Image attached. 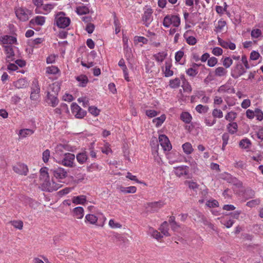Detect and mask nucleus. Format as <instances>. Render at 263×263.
Wrapping results in <instances>:
<instances>
[{
    "instance_id": "393cba45",
    "label": "nucleus",
    "mask_w": 263,
    "mask_h": 263,
    "mask_svg": "<svg viewBox=\"0 0 263 263\" xmlns=\"http://www.w3.org/2000/svg\"><path fill=\"white\" fill-rule=\"evenodd\" d=\"M76 158L78 162L81 164H83L87 160L88 157L85 152L80 153L77 154Z\"/></svg>"
},
{
    "instance_id": "09e8293b",
    "label": "nucleus",
    "mask_w": 263,
    "mask_h": 263,
    "mask_svg": "<svg viewBox=\"0 0 263 263\" xmlns=\"http://www.w3.org/2000/svg\"><path fill=\"white\" fill-rule=\"evenodd\" d=\"M163 26L165 27H169L170 25L172 24L171 15H167L165 16L163 20Z\"/></svg>"
},
{
    "instance_id": "ea45409f",
    "label": "nucleus",
    "mask_w": 263,
    "mask_h": 263,
    "mask_svg": "<svg viewBox=\"0 0 263 263\" xmlns=\"http://www.w3.org/2000/svg\"><path fill=\"white\" fill-rule=\"evenodd\" d=\"M200 217L201 218V222H202L204 225L208 226L210 228L213 229L214 225L209 222L204 215L200 214Z\"/></svg>"
},
{
    "instance_id": "0eeeda50",
    "label": "nucleus",
    "mask_w": 263,
    "mask_h": 263,
    "mask_svg": "<svg viewBox=\"0 0 263 263\" xmlns=\"http://www.w3.org/2000/svg\"><path fill=\"white\" fill-rule=\"evenodd\" d=\"M31 13V11L28 9H25L20 8L16 10L15 14L17 17L22 21L25 22L28 20V15Z\"/></svg>"
},
{
    "instance_id": "aec40b11",
    "label": "nucleus",
    "mask_w": 263,
    "mask_h": 263,
    "mask_svg": "<svg viewBox=\"0 0 263 263\" xmlns=\"http://www.w3.org/2000/svg\"><path fill=\"white\" fill-rule=\"evenodd\" d=\"M172 64L170 61H166L165 63L164 75L166 77H169L173 75L174 72L171 70Z\"/></svg>"
},
{
    "instance_id": "cd10ccee",
    "label": "nucleus",
    "mask_w": 263,
    "mask_h": 263,
    "mask_svg": "<svg viewBox=\"0 0 263 263\" xmlns=\"http://www.w3.org/2000/svg\"><path fill=\"white\" fill-rule=\"evenodd\" d=\"M227 70L222 67H218L215 70V75L217 77H223L226 75Z\"/></svg>"
},
{
    "instance_id": "f704fd0d",
    "label": "nucleus",
    "mask_w": 263,
    "mask_h": 263,
    "mask_svg": "<svg viewBox=\"0 0 263 263\" xmlns=\"http://www.w3.org/2000/svg\"><path fill=\"white\" fill-rule=\"evenodd\" d=\"M172 24L174 26L177 27L180 24V17L177 15H171Z\"/></svg>"
},
{
    "instance_id": "a878e982",
    "label": "nucleus",
    "mask_w": 263,
    "mask_h": 263,
    "mask_svg": "<svg viewBox=\"0 0 263 263\" xmlns=\"http://www.w3.org/2000/svg\"><path fill=\"white\" fill-rule=\"evenodd\" d=\"M227 128L228 129L229 132L231 134H235L237 130L238 125L237 123L232 122L228 124Z\"/></svg>"
},
{
    "instance_id": "774afa93",
    "label": "nucleus",
    "mask_w": 263,
    "mask_h": 263,
    "mask_svg": "<svg viewBox=\"0 0 263 263\" xmlns=\"http://www.w3.org/2000/svg\"><path fill=\"white\" fill-rule=\"evenodd\" d=\"M255 116V110L253 111L251 109H248L246 111V116L248 118L250 119H252L254 118Z\"/></svg>"
},
{
    "instance_id": "0e129e2a",
    "label": "nucleus",
    "mask_w": 263,
    "mask_h": 263,
    "mask_svg": "<svg viewBox=\"0 0 263 263\" xmlns=\"http://www.w3.org/2000/svg\"><path fill=\"white\" fill-rule=\"evenodd\" d=\"M146 115L150 118H153L156 116L158 115V112L152 109H148L146 110Z\"/></svg>"
},
{
    "instance_id": "6e6d98bb",
    "label": "nucleus",
    "mask_w": 263,
    "mask_h": 263,
    "mask_svg": "<svg viewBox=\"0 0 263 263\" xmlns=\"http://www.w3.org/2000/svg\"><path fill=\"white\" fill-rule=\"evenodd\" d=\"M114 25L115 26L116 34H118L120 31V24L119 21L117 18L116 16L114 17Z\"/></svg>"
},
{
    "instance_id": "b1692460",
    "label": "nucleus",
    "mask_w": 263,
    "mask_h": 263,
    "mask_svg": "<svg viewBox=\"0 0 263 263\" xmlns=\"http://www.w3.org/2000/svg\"><path fill=\"white\" fill-rule=\"evenodd\" d=\"M180 119L185 123H190L192 117L188 112H183L180 115Z\"/></svg>"
},
{
    "instance_id": "c03bdc74",
    "label": "nucleus",
    "mask_w": 263,
    "mask_h": 263,
    "mask_svg": "<svg viewBox=\"0 0 263 263\" xmlns=\"http://www.w3.org/2000/svg\"><path fill=\"white\" fill-rule=\"evenodd\" d=\"M88 111L93 116H97L99 115L100 110L97 107L91 106L89 107Z\"/></svg>"
},
{
    "instance_id": "4c0bfd02",
    "label": "nucleus",
    "mask_w": 263,
    "mask_h": 263,
    "mask_svg": "<svg viewBox=\"0 0 263 263\" xmlns=\"http://www.w3.org/2000/svg\"><path fill=\"white\" fill-rule=\"evenodd\" d=\"M260 203V200L258 199H253L247 202L246 205L250 208H253L258 205Z\"/></svg>"
},
{
    "instance_id": "c756f323",
    "label": "nucleus",
    "mask_w": 263,
    "mask_h": 263,
    "mask_svg": "<svg viewBox=\"0 0 263 263\" xmlns=\"http://www.w3.org/2000/svg\"><path fill=\"white\" fill-rule=\"evenodd\" d=\"M166 119L165 115H162L160 117L153 119V123H155L157 127H159L163 123Z\"/></svg>"
},
{
    "instance_id": "dca6fc26",
    "label": "nucleus",
    "mask_w": 263,
    "mask_h": 263,
    "mask_svg": "<svg viewBox=\"0 0 263 263\" xmlns=\"http://www.w3.org/2000/svg\"><path fill=\"white\" fill-rule=\"evenodd\" d=\"M5 52L7 54L6 60L7 62L12 61L14 60L13 57L14 56V52L13 47L11 45H6L4 47Z\"/></svg>"
},
{
    "instance_id": "c9c22d12",
    "label": "nucleus",
    "mask_w": 263,
    "mask_h": 263,
    "mask_svg": "<svg viewBox=\"0 0 263 263\" xmlns=\"http://www.w3.org/2000/svg\"><path fill=\"white\" fill-rule=\"evenodd\" d=\"M184 184L187 185L190 189L192 190H195L199 187V185L193 181L185 180L184 181Z\"/></svg>"
},
{
    "instance_id": "37998d69",
    "label": "nucleus",
    "mask_w": 263,
    "mask_h": 263,
    "mask_svg": "<svg viewBox=\"0 0 263 263\" xmlns=\"http://www.w3.org/2000/svg\"><path fill=\"white\" fill-rule=\"evenodd\" d=\"M233 64V60L230 57H226L223 60V65L226 68H229Z\"/></svg>"
},
{
    "instance_id": "bf43d9fd",
    "label": "nucleus",
    "mask_w": 263,
    "mask_h": 263,
    "mask_svg": "<svg viewBox=\"0 0 263 263\" xmlns=\"http://www.w3.org/2000/svg\"><path fill=\"white\" fill-rule=\"evenodd\" d=\"M155 60L158 62H162L165 58V55L162 53H158L154 55Z\"/></svg>"
},
{
    "instance_id": "8fccbe9b",
    "label": "nucleus",
    "mask_w": 263,
    "mask_h": 263,
    "mask_svg": "<svg viewBox=\"0 0 263 263\" xmlns=\"http://www.w3.org/2000/svg\"><path fill=\"white\" fill-rule=\"evenodd\" d=\"M123 48L124 50H126L127 53L129 55V53H128V50H130V49L128 48V37L125 35H123Z\"/></svg>"
},
{
    "instance_id": "4d7b16f0",
    "label": "nucleus",
    "mask_w": 263,
    "mask_h": 263,
    "mask_svg": "<svg viewBox=\"0 0 263 263\" xmlns=\"http://www.w3.org/2000/svg\"><path fill=\"white\" fill-rule=\"evenodd\" d=\"M187 74L191 77H195L198 73V71L193 67H191L186 70Z\"/></svg>"
},
{
    "instance_id": "7c9ffc66",
    "label": "nucleus",
    "mask_w": 263,
    "mask_h": 263,
    "mask_svg": "<svg viewBox=\"0 0 263 263\" xmlns=\"http://www.w3.org/2000/svg\"><path fill=\"white\" fill-rule=\"evenodd\" d=\"M251 144V142L250 140L247 138L242 139L239 142V146L243 148H249Z\"/></svg>"
},
{
    "instance_id": "7ed1b4c3",
    "label": "nucleus",
    "mask_w": 263,
    "mask_h": 263,
    "mask_svg": "<svg viewBox=\"0 0 263 263\" xmlns=\"http://www.w3.org/2000/svg\"><path fill=\"white\" fill-rule=\"evenodd\" d=\"M163 205L164 203L162 201H159L157 202H148L145 204V208L147 212L154 213L157 212Z\"/></svg>"
},
{
    "instance_id": "a19ab883",
    "label": "nucleus",
    "mask_w": 263,
    "mask_h": 263,
    "mask_svg": "<svg viewBox=\"0 0 263 263\" xmlns=\"http://www.w3.org/2000/svg\"><path fill=\"white\" fill-rule=\"evenodd\" d=\"M48 168L46 167L40 170L41 179H49V173L47 172Z\"/></svg>"
},
{
    "instance_id": "58836bf2",
    "label": "nucleus",
    "mask_w": 263,
    "mask_h": 263,
    "mask_svg": "<svg viewBox=\"0 0 263 263\" xmlns=\"http://www.w3.org/2000/svg\"><path fill=\"white\" fill-rule=\"evenodd\" d=\"M226 22L224 21L220 20L218 22L217 25L215 27L214 31L216 32H220L226 26Z\"/></svg>"
},
{
    "instance_id": "412c9836",
    "label": "nucleus",
    "mask_w": 263,
    "mask_h": 263,
    "mask_svg": "<svg viewBox=\"0 0 263 263\" xmlns=\"http://www.w3.org/2000/svg\"><path fill=\"white\" fill-rule=\"evenodd\" d=\"M72 202L74 204H83L86 201V197L84 195H81L76 197H73L72 199Z\"/></svg>"
},
{
    "instance_id": "20e7f679",
    "label": "nucleus",
    "mask_w": 263,
    "mask_h": 263,
    "mask_svg": "<svg viewBox=\"0 0 263 263\" xmlns=\"http://www.w3.org/2000/svg\"><path fill=\"white\" fill-rule=\"evenodd\" d=\"M71 111L76 118L82 119L86 115V111L82 109L76 103H72L71 105Z\"/></svg>"
},
{
    "instance_id": "f3484780",
    "label": "nucleus",
    "mask_w": 263,
    "mask_h": 263,
    "mask_svg": "<svg viewBox=\"0 0 263 263\" xmlns=\"http://www.w3.org/2000/svg\"><path fill=\"white\" fill-rule=\"evenodd\" d=\"M73 216L78 219H82L84 216V209L82 207L78 206L73 210Z\"/></svg>"
},
{
    "instance_id": "c85d7f7f",
    "label": "nucleus",
    "mask_w": 263,
    "mask_h": 263,
    "mask_svg": "<svg viewBox=\"0 0 263 263\" xmlns=\"http://www.w3.org/2000/svg\"><path fill=\"white\" fill-rule=\"evenodd\" d=\"M159 230L164 235L166 236H170V234L168 232V229L167 228V222L166 221H164L162 223L160 227Z\"/></svg>"
},
{
    "instance_id": "f03ea898",
    "label": "nucleus",
    "mask_w": 263,
    "mask_h": 263,
    "mask_svg": "<svg viewBox=\"0 0 263 263\" xmlns=\"http://www.w3.org/2000/svg\"><path fill=\"white\" fill-rule=\"evenodd\" d=\"M246 72V70L242 63L238 62L233 67L231 71V76L234 79H237Z\"/></svg>"
},
{
    "instance_id": "49530a36",
    "label": "nucleus",
    "mask_w": 263,
    "mask_h": 263,
    "mask_svg": "<svg viewBox=\"0 0 263 263\" xmlns=\"http://www.w3.org/2000/svg\"><path fill=\"white\" fill-rule=\"evenodd\" d=\"M208 109L209 107L208 106L201 104H199L196 107V111L199 113H205L208 111Z\"/></svg>"
},
{
    "instance_id": "ddd939ff",
    "label": "nucleus",
    "mask_w": 263,
    "mask_h": 263,
    "mask_svg": "<svg viewBox=\"0 0 263 263\" xmlns=\"http://www.w3.org/2000/svg\"><path fill=\"white\" fill-rule=\"evenodd\" d=\"M60 90V85L58 82H55L49 85L47 94L50 95V93L52 95L58 96Z\"/></svg>"
},
{
    "instance_id": "e2e57ef3",
    "label": "nucleus",
    "mask_w": 263,
    "mask_h": 263,
    "mask_svg": "<svg viewBox=\"0 0 263 263\" xmlns=\"http://www.w3.org/2000/svg\"><path fill=\"white\" fill-rule=\"evenodd\" d=\"M222 49L220 47H215L212 50V53L216 55L219 56L222 54Z\"/></svg>"
},
{
    "instance_id": "6ab92c4d",
    "label": "nucleus",
    "mask_w": 263,
    "mask_h": 263,
    "mask_svg": "<svg viewBox=\"0 0 263 263\" xmlns=\"http://www.w3.org/2000/svg\"><path fill=\"white\" fill-rule=\"evenodd\" d=\"M57 97L58 96L47 94V102L50 104L52 107H55L59 103V100Z\"/></svg>"
},
{
    "instance_id": "79ce46f5",
    "label": "nucleus",
    "mask_w": 263,
    "mask_h": 263,
    "mask_svg": "<svg viewBox=\"0 0 263 263\" xmlns=\"http://www.w3.org/2000/svg\"><path fill=\"white\" fill-rule=\"evenodd\" d=\"M222 149L223 151H224L225 149V147L227 145L228 140L229 139V134H228L227 133H224L222 136Z\"/></svg>"
},
{
    "instance_id": "f8f14e48",
    "label": "nucleus",
    "mask_w": 263,
    "mask_h": 263,
    "mask_svg": "<svg viewBox=\"0 0 263 263\" xmlns=\"http://www.w3.org/2000/svg\"><path fill=\"white\" fill-rule=\"evenodd\" d=\"M13 170L17 174L21 175L26 176L27 175L28 169L26 165L17 163L16 165L13 166Z\"/></svg>"
},
{
    "instance_id": "9b49d317",
    "label": "nucleus",
    "mask_w": 263,
    "mask_h": 263,
    "mask_svg": "<svg viewBox=\"0 0 263 263\" xmlns=\"http://www.w3.org/2000/svg\"><path fill=\"white\" fill-rule=\"evenodd\" d=\"M75 159V156L71 153H66L62 161V164L66 166L72 167H73V161Z\"/></svg>"
},
{
    "instance_id": "2eb2a0df",
    "label": "nucleus",
    "mask_w": 263,
    "mask_h": 263,
    "mask_svg": "<svg viewBox=\"0 0 263 263\" xmlns=\"http://www.w3.org/2000/svg\"><path fill=\"white\" fill-rule=\"evenodd\" d=\"M45 22V17L42 16H37L34 18L30 20L29 26L31 28H33L35 25L42 26Z\"/></svg>"
},
{
    "instance_id": "1a4fd4ad",
    "label": "nucleus",
    "mask_w": 263,
    "mask_h": 263,
    "mask_svg": "<svg viewBox=\"0 0 263 263\" xmlns=\"http://www.w3.org/2000/svg\"><path fill=\"white\" fill-rule=\"evenodd\" d=\"M40 88L38 84V82L35 80L32 82V84L30 99L32 100H37L40 96Z\"/></svg>"
},
{
    "instance_id": "423d86ee",
    "label": "nucleus",
    "mask_w": 263,
    "mask_h": 263,
    "mask_svg": "<svg viewBox=\"0 0 263 263\" xmlns=\"http://www.w3.org/2000/svg\"><path fill=\"white\" fill-rule=\"evenodd\" d=\"M42 190L45 191L51 192L53 191L57 190L59 186L55 184L54 182L52 183L50 182L49 179H45L44 181L41 185Z\"/></svg>"
},
{
    "instance_id": "603ef678",
    "label": "nucleus",
    "mask_w": 263,
    "mask_h": 263,
    "mask_svg": "<svg viewBox=\"0 0 263 263\" xmlns=\"http://www.w3.org/2000/svg\"><path fill=\"white\" fill-rule=\"evenodd\" d=\"M255 117L259 121H261L263 119V112L259 108H256L255 109Z\"/></svg>"
},
{
    "instance_id": "2f4dec72",
    "label": "nucleus",
    "mask_w": 263,
    "mask_h": 263,
    "mask_svg": "<svg viewBox=\"0 0 263 263\" xmlns=\"http://www.w3.org/2000/svg\"><path fill=\"white\" fill-rule=\"evenodd\" d=\"M33 133V130L32 129L26 128L20 130L19 134L22 138H25L27 136L31 135Z\"/></svg>"
},
{
    "instance_id": "4468645a",
    "label": "nucleus",
    "mask_w": 263,
    "mask_h": 263,
    "mask_svg": "<svg viewBox=\"0 0 263 263\" xmlns=\"http://www.w3.org/2000/svg\"><path fill=\"white\" fill-rule=\"evenodd\" d=\"M176 175L179 177L189 174V167L185 165L177 166L174 168Z\"/></svg>"
},
{
    "instance_id": "39448f33",
    "label": "nucleus",
    "mask_w": 263,
    "mask_h": 263,
    "mask_svg": "<svg viewBox=\"0 0 263 263\" xmlns=\"http://www.w3.org/2000/svg\"><path fill=\"white\" fill-rule=\"evenodd\" d=\"M50 174L55 178L59 179L65 178L67 176V172L63 168L58 167L51 169L49 171Z\"/></svg>"
},
{
    "instance_id": "a18cd8bd",
    "label": "nucleus",
    "mask_w": 263,
    "mask_h": 263,
    "mask_svg": "<svg viewBox=\"0 0 263 263\" xmlns=\"http://www.w3.org/2000/svg\"><path fill=\"white\" fill-rule=\"evenodd\" d=\"M10 223L16 229L19 230H22L23 227V222L21 220H14L10 221Z\"/></svg>"
},
{
    "instance_id": "e433bc0d",
    "label": "nucleus",
    "mask_w": 263,
    "mask_h": 263,
    "mask_svg": "<svg viewBox=\"0 0 263 263\" xmlns=\"http://www.w3.org/2000/svg\"><path fill=\"white\" fill-rule=\"evenodd\" d=\"M180 80L179 78H175L170 81L169 85L171 88H176L179 86Z\"/></svg>"
},
{
    "instance_id": "9d476101",
    "label": "nucleus",
    "mask_w": 263,
    "mask_h": 263,
    "mask_svg": "<svg viewBox=\"0 0 263 263\" xmlns=\"http://www.w3.org/2000/svg\"><path fill=\"white\" fill-rule=\"evenodd\" d=\"M159 141L164 151H170L172 149V145L166 136L161 135L159 136Z\"/></svg>"
},
{
    "instance_id": "72a5a7b5",
    "label": "nucleus",
    "mask_w": 263,
    "mask_h": 263,
    "mask_svg": "<svg viewBox=\"0 0 263 263\" xmlns=\"http://www.w3.org/2000/svg\"><path fill=\"white\" fill-rule=\"evenodd\" d=\"M86 221H88L91 224H95L98 220V218L93 214H87L85 216Z\"/></svg>"
},
{
    "instance_id": "473e14b6",
    "label": "nucleus",
    "mask_w": 263,
    "mask_h": 263,
    "mask_svg": "<svg viewBox=\"0 0 263 263\" xmlns=\"http://www.w3.org/2000/svg\"><path fill=\"white\" fill-rule=\"evenodd\" d=\"M255 195V191L250 189H247L244 193V196L247 199L253 198L254 197Z\"/></svg>"
},
{
    "instance_id": "3c124183",
    "label": "nucleus",
    "mask_w": 263,
    "mask_h": 263,
    "mask_svg": "<svg viewBox=\"0 0 263 263\" xmlns=\"http://www.w3.org/2000/svg\"><path fill=\"white\" fill-rule=\"evenodd\" d=\"M212 115L215 118H221L223 117V113L220 109H214L213 110Z\"/></svg>"
},
{
    "instance_id": "680f3d73",
    "label": "nucleus",
    "mask_w": 263,
    "mask_h": 263,
    "mask_svg": "<svg viewBox=\"0 0 263 263\" xmlns=\"http://www.w3.org/2000/svg\"><path fill=\"white\" fill-rule=\"evenodd\" d=\"M186 41L187 43L190 45H194L197 43L196 39L193 36L188 37L186 39Z\"/></svg>"
},
{
    "instance_id": "f257e3e1",
    "label": "nucleus",
    "mask_w": 263,
    "mask_h": 263,
    "mask_svg": "<svg viewBox=\"0 0 263 263\" xmlns=\"http://www.w3.org/2000/svg\"><path fill=\"white\" fill-rule=\"evenodd\" d=\"M55 22L58 27L65 28L69 25L70 20L69 18L65 17L63 12H60L56 15Z\"/></svg>"
},
{
    "instance_id": "5701e85b",
    "label": "nucleus",
    "mask_w": 263,
    "mask_h": 263,
    "mask_svg": "<svg viewBox=\"0 0 263 263\" xmlns=\"http://www.w3.org/2000/svg\"><path fill=\"white\" fill-rule=\"evenodd\" d=\"M76 12L80 15L86 14L89 13V9L87 6H80L77 7Z\"/></svg>"
},
{
    "instance_id": "bb28decb",
    "label": "nucleus",
    "mask_w": 263,
    "mask_h": 263,
    "mask_svg": "<svg viewBox=\"0 0 263 263\" xmlns=\"http://www.w3.org/2000/svg\"><path fill=\"white\" fill-rule=\"evenodd\" d=\"M182 148L184 152L186 154H190L193 151V148L191 144L189 142H186L182 145Z\"/></svg>"
},
{
    "instance_id": "4be33fe9",
    "label": "nucleus",
    "mask_w": 263,
    "mask_h": 263,
    "mask_svg": "<svg viewBox=\"0 0 263 263\" xmlns=\"http://www.w3.org/2000/svg\"><path fill=\"white\" fill-rule=\"evenodd\" d=\"M76 80L80 82L79 86L85 87L88 82V79L85 75H80L76 78Z\"/></svg>"
},
{
    "instance_id": "5fc2aeb1",
    "label": "nucleus",
    "mask_w": 263,
    "mask_h": 263,
    "mask_svg": "<svg viewBox=\"0 0 263 263\" xmlns=\"http://www.w3.org/2000/svg\"><path fill=\"white\" fill-rule=\"evenodd\" d=\"M206 205L210 208L218 207L219 205L218 202L216 200L212 201L209 200L206 202Z\"/></svg>"
},
{
    "instance_id": "864d4df0",
    "label": "nucleus",
    "mask_w": 263,
    "mask_h": 263,
    "mask_svg": "<svg viewBox=\"0 0 263 263\" xmlns=\"http://www.w3.org/2000/svg\"><path fill=\"white\" fill-rule=\"evenodd\" d=\"M261 34V31L259 29H253L251 31V36L253 38H258Z\"/></svg>"
},
{
    "instance_id": "13d9d810",
    "label": "nucleus",
    "mask_w": 263,
    "mask_h": 263,
    "mask_svg": "<svg viewBox=\"0 0 263 263\" xmlns=\"http://www.w3.org/2000/svg\"><path fill=\"white\" fill-rule=\"evenodd\" d=\"M218 60L215 57H212L208 61V65L210 67H213L217 63Z\"/></svg>"
},
{
    "instance_id": "6e6552de",
    "label": "nucleus",
    "mask_w": 263,
    "mask_h": 263,
    "mask_svg": "<svg viewBox=\"0 0 263 263\" xmlns=\"http://www.w3.org/2000/svg\"><path fill=\"white\" fill-rule=\"evenodd\" d=\"M153 10L151 8H147L144 12L142 20L145 26L148 27L153 20L152 16Z\"/></svg>"
},
{
    "instance_id": "de8ad7c7",
    "label": "nucleus",
    "mask_w": 263,
    "mask_h": 263,
    "mask_svg": "<svg viewBox=\"0 0 263 263\" xmlns=\"http://www.w3.org/2000/svg\"><path fill=\"white\" fill-rule=\"evenodd\" d=\"M236 113L235 112L231 111L228 112L227 115L225 117V119L230 121L231 122L235 119L236 118Z\"/></svg>"
},
{
    "instance_id": "338daca9",
    "label": "nucleus",
    "mask_w": 263,
    "mask_h": 263,
    "mask_svg": "<svg viewBox=\"0 0 263 263\" xmlns=\"http://www.w3.org/2000/svg\"><path fill=\"white\" fill-rule=\"evenodd\" d=\"M218 41L219 44L221 47H222L224 48H226V49L228 48V46H229L228 42L222 40L221 39H220V37H218Z\"/></svg>"
},
{
    "instance_id": "69168bd1",
    "label": "nucleus",
    "mask_w": 263,
    "mask_h": 263,
    "mask_svg": "<svg viewBox=\"0 0 263 263\" xmlns=\"http://www.w3.org/2000/svg\"><path fill=\"white\" fill-rule=\"evenodd\" d=\"M184 55L183 51L179 50L177 51L175 54V60L176 62H179L182 59Z\"/></svg>"
},
{
    "instance_id": "a211bd4d",
    "label": "nucleus",
    "mask_w": 263,
    "mask_h": 263,
    "mask_svg": "<svg viewBox=\"0 0 263 263\" xmlns=\"http://www.w3.org/2000/svg\"><path fill=\"white\" fill-rule=\"evenodd\" d=\"M4 44H12L17 42L16 38L11 35H5L2 40Z\"/></svg>"
},
{
    "instance_id": "052dcab7",
    "label": "nucleus",
    "mask_w": 263,
    "mask_h": 263,
    "mask_svg": "<svg viewBox=\"0 0 263 263\" xmlns=\"http://www.w3.org/2000/svg\"><path fill=\"white\" fill-rule=\"evenodd\" d=\"M50 157V151L48 149H46L43 153V160L46 163L47 162Z\"/></svg>"
}]
</instances>
